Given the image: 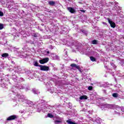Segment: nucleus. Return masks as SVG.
I'll use <instances>...</instances> for the list:
<instances>
[{
	"mask_svg": "<svg viewBox=\"0 0 124 124\" xmlns=\"http://www.w3.org/2000/svg\"><path fill=\"white\" fill-rule=\"evenodd\" d=\"M67 9L70 13H75V9L72 7H68Z\"/></svg>",
	"mask_w": 124,
	"mask_h": 124,
	"instance_id": "obj_12",
	"label": "nucleus"
},
{
	"mask_svg": "<svg viewBox=\"0 0 124 124\" xmlns=\"http://www.w3.org/2000/svg\"><path fill=\"white\" fill-rule=\"evenodd\" d=\"M25 73H27V72H25Z\"/></svg>",
	"mask_w": 124,
	"mask_h": 124,
	"instance_id": "obj_50",
	"label": "nucleus"
},
{
	"mask_svg": "<svg viewBox=\"0 0 124 124\" xmlns=\"http://www.w3.org/2000/svg\"><path fill=\"white\" fill-rule=\"evenodd\" d=\"M18 81H20V82H22V81H24V78H19V79L18 80Z\"/></svg>",
	"mask_w": 124,
	"mask_h": 124,
	"instance_id": "obj_32",
	"label": "nucleus"
},
{
	"mask_svg": "<svg viewBox=\"0 0 124 124\" xmlns=\"http://www.w3.org/2000/svg\"><path fill=\"white\" fill-rule=\"evenodd\" d=\"M17 118H18V116L17 115H11L7 118V121H12V120H15V119H17Z\"/></svg>",
	"mask_w": 124,
	"mask_h": 124,
	"instance_id": "obj_9",
	"label": "nucleus"
},
{
	"mask_svg": "<svg viewBox=\"0 0 124 124\" xmlns=\"http://www.w3.org/2000/svg\"><path fill=\"white\" fill-rule=\"evenodd\" d=\"M3 29V24H0V30H2Z\"/></svg>",
	"mask_w": 124,
	"mask_h": 124,
	"instance_id": "obj_31",
	"label": "nucleus"
},
{
	"mask_svg": "<svg viewBox=\"0 0 124 124\" xmlns=\"http://www.w3.org/2000/svg\"><path fill=\"white\" fill-rule=\"evenodd\" d=\"M47 117L48 118H50L51 119H53V118H54V115H53V114H52L51 113H48Z\"/></svg>",
	"mask_w": 124,
	"mask_h": 124,
	"instance_id": "obj_22",
	"label": "nucleus"
},
{
	"mask_svg": "<svg viewBox=\"0 0 124 124\" xmlns=\"http://www.w3.org/2000/svg\"><path fill=\"white\" fill-rule=\"evenodd\" d=\"M27 112V111L26 108H25V109H21L19 111V112L20 113V114H26Z\"/></svg>",
	"mask_w": 124,
	"mask_h": 124,
	"instance_id": "obj_15",
	"label": "nucleus"
},
{
	"mask_svg": "<svg viewBox=\"0 0 124 124\" xmlns=\"http://www.w3.org/2000/svg\"><path fill=\"white\" fill-rule=\"evenodd\" d=\"M17 90H24L25 89V85L24 84H17L16 86H13L11 90L10 91V93L12 95H16V99L17 98H20L21 99L22 101L24 102V103H26V104H28L30 107L33 106L34 105L33 103L25 98L24 95H20V94L17 93Z\"/></svg>",
	"mask_w": 124,
	"mask_h": 124,
	"instance_id": "obj_1",
	"label": "nucleus"
},
{
	"mask_svg": "<svg viewBox=\"0 0 124 124\" xmlns=\"http://www.w3.org/2000/svg\"><path fill=\"white\" fill-rule=\"evenodd\" d=\"M112 13L114 14V15L115 16H117V14L116 13H117V14H118V9H115V10H114V9H112Z\"/></svg>",
	"mask_w": 124,
	"mask_h": 124,
	"instance_id": "obj_16",
	"label": "nucleus"
},
{
	"mask_svg": "<svg viewBox=\"0 0 124 124\" xmlns=\"http://www.w3.org/2000/svg\"><path fill=\"white\" fill-rule=\"evenodd\" d=\"M32 93H33L34 94H38V93H40L39 91L36 90V89H32Z\"/></svg>",
	"mask_w": 124,
	"mask_h": 124,
	"instance_id": "obj_13",
	"label": "nucleus"
},
{
	"mask_svg": "<svg viewBox=\"0 0 124 124\" xmlns=\"http://www.w3.org/2000/svg\"><path fill=\"white\" fill-rule=\"evenodd\" d=\"M80 100H83V99H88V97L86 95H82L79 97Z\"/></svg>",
	"mask_w": 124,
	"mask_h": 124,
	"instance_id": "obj_14",
	"label": "nucleus"
},
{
	"mask_svg": "<svg viewBox=\"0 0 124 124\" xmlns=\"http://www.w3.org/2000/svg\"><path fill=\"white\" fill-rule=\"evenodd\" d=\"M60 59V57L56 55H53V60H59Z\"/></svg>",
	"mask_w": 124,
	"mask_h": 124,
	"instance_id": "obj_21",
	"label": "nucleus"
},
{
	"mask_svg": "<svg viewBox=\"0 0 124 124\" xmlns=\"http://www.w3.org/2000/svg\"><path fill=\"white\" fill-rule=\"evenodd\" d=\"M81 12H85V10H82Z\"/></svg>",
	"mask_w": 124,
	"mask_h": 124,
	"instance_id": "obj_46",
	"label": "nucleus"
},
{
	"mask_svg": "<svg viewBox=\"0 0 124 124\" xmlns=\"http://www.w3.org/2000/svg\"><path fill=\"white\" fill-rule=\"evenodd\" d=\"M71 66H72V67H75L76 68H77V69H79V66H77V65L75 63L71 64Z\"/></svg>",
	"mask_w": 124,
	"mask_h": 124,
	"instance_id": "obj_18",
	"label": "nucleus"
},
{
	"mask_svg": "<svg viewBox=\"0 0 124 124\" xmlns=\"http://www.w3.org/2000/svg\"><path fill=\"white\" fill-rule=\"evenodd\" d=\"M11 62H12V63H14V64L15 63V62H14V61H11Z\"/></svg>",
	"mask_w": 124,
	"mask_h": 124,
	"instance_id": "obj_41",
	"label": "nucleus"
},
{
	"mask_svg": "<svg viewBox=\"0 0 124 124\" xmlns=\"http://www.w3.org/2000/svg\"><path fill=\"white\" fill-rule=\"evenodd\" d=\"M49 62V58H44L42 60H39V62L41 64H44V63H46V62Z\"/></svg>",
	"mask_w": 124,
	"mask_h": 124,
	"instance_id": "obj_7",
	"label": "nucleus"
},
{
	"mask_svg": "<svg viewBox=\"0 0 124 124\" xmlns=\"http://www.w3.org/2000/svg\"><path fill=\"white\" fill-rule=\"evenodd\" d=\"M12 79L13 80V81H14L15 82H18V78L16 76V74H15V73H12Z\"/></svg>",
	"mask_w": 124,
	"mask_h": 124,
	"instance_id": "obj_10",
	"label": "nucleus"
},
{
	"mask_svg": "<svg viewBox=\"0 0 124 124\" xmlns=\"http://www.w3.org/2000/svg\"><path fill=\"white\" fill-rule=\"evenodd\" d=\"M108 22L110 25V27L113 29L116 27V24L113 21H111L110 19H108Z\"/></svg>",
	"mask_w": 124,
	"mask_h": 124,
	"instance_id": "obj_11",
	"label": "nucleus"
},
{
	"mask_svg": "<svg viewBox=\"0 0 124 124\" xmlns=\"http://www.w3.org/2000/svg\"><path fill=\"white\" fill-rule=\"evenodd\" d=\"M25 91H29L30 90V87H26V86L25 85Z\"/></svg>",
	"mask_w": 124,
	"mask_h": 124,
	"instance_id": "obj_30",
	"label": "nucleus"
},
{
	"mask_svg": "<svg viewBox=\"0 0 124 124\" xmlns=\"http://www.w3.org/2000/svg\"><path fill=\"white\" fill-rule=\"evenodd\" d=\"M123 66H124V64H123Z\"/></svg>",
	"mask_w": 124,
	"mask_h": 124,
	"instance_id": "obj_48",
	"label": "nucleus"
},
{
	"mask_svg": "<svg viewBox=\"0 0 124 124\" xmlns=\"http://www.w3.org/2000/svg\"><path fill=\"white\" fill-rule=\"evenodd\" d=\"M118 6H114L113 7L112 9H114V10L115 9H118Z\"/></svg>",
	"mask_w": 124,
	"mask_h": 124,
	"instance_id": "obj_34",
	"label": "nucleus"
},
{
	"mask_svg": "<svg viewBox=\"0 0 124 124\" xmlns=\"http://www.w3.org/2000/svg\"><path fill=\"white\" fill-rule=\"evenodd\" d=\"M13 70L14 71V73H15V74H16V73H17V74H23V73H25L24 72L25 71L23 70L20 66H15L14 67Z\"/></svg>",
	"mask_w": 124,
	"mask_h": 124,
	"instance_id": "obj_5",
	"label": "nucleus"
},
{
	"mask_svg": "<svg viewBox=\"0 0 124 124\" xmlns=\"http://www.w3.org/2000/svg\"><path fill=\"white\" fill-rule=\"evenodd\" d=\"M55 110H56V107L46 105L38 108L37 111L39 113H40L41 111L44 112H49V113H53V112L55 111Z\"/></svg>",
	"mask_w": 124,
	"mask_h": 124,
	"instance_id": "obj_2",
	"label": "nucleus"
},
{
	"mask_svg": "<svg viewBox=\"0 0 124 124\" xmlns=\"http://www.w3.org/2000/svg\"><path fill=\"white\" fill-rule=\"evenodd\" d=\"M79 71L81 72V69H80V68H79V69H78Z\"/></svg>",
	"mask_w": 124,
	"mask_h": 124,
	"instance_id": "obj_45",
	"label": "nucleus"
},
{
	"mask_svg": "<svg viewBox=\"0 0 124 124\" xmlns=\"http://www.w3.org/2000/svg\"><path fill=\"white\" fill-rule=\"evenodd\" d=\"M39 66L40 70H42V71H48V70H50L49 66L43 65H39Z\"/></svg>",
	"mask_w": 124,
	"mask_h": 124,
	"instance_id": "obj_6",
	"label": "nucleus"
},
{
	"mask_svg": "<svg viewBox=\"0 0 124 124\" xmlns=\"http://www.w3.org/2000/svg\"><path fill=\"white\" fill-rule=\"evenodd\" d=\"M3 16V12H2V11L0 10V17H2Z\"/></svg>",
	"mask_w": 124,
	"mask_h": 124,
	"instance_id": "obj_29",
	"label": "nucleus"
},
{
	"mask_svg": "<svg viewBox=\"0 0 124 124\" xmlns=\"http://www.w3.org/2000/svg\"><path fill=\"white\" fill-rule=\"evenodd\" d=\"M103 92L104 93H106V90H103Z\"/></svg>",
	"mask_w": 124,
	"mask_h": 124,
	"instance_id": "obj_39",
	"label": "nucleus"
},
{
	"mask_svg": "<svg viewBox=\"0 0 124 124\" xmlns=\"http://www.w3.org/2000/svg\"><path fill=\"white\" fill-rule=\"evenodd\" d=\"M92 44L94 45L97 44V41H96V40H94L92 41Z\"/></svg>",
	"mask_w": 124,
	"mask_h": 124,
	"instance_id": "obj_27",
	"label": "nucleus"
},
{
	"mask_svg": "<svg viewBox=\"0 0 124 124\" xmlns=\"http://www.w3.org/2000/svg\"><path fill=\"white\" fill-rule=\"evenodd\" d=\"M90 60L91 61H92V62H95V58L93 57V56H91L90 57Z\"/></svg>",
	"mask_w": 124,
	"mask_h": 124,
	"instance_id": "obj_25",
	"label": "nucleus"
},
{
	"mask_svg": "<svg viewBox=\"0 0 124 124\" xmlns=\"http://www.w3.org/2000/svg\"><path fill=\"white\" fill-rule=\"evenodd\" d=\"M33 36H34V37H37V35L36 34H34Z\"/></svg>",
	"mask_w": 124,
	"mask_h": 124,
	"instance_id": "obj_37",
	"label": "nucleus"
},
{
	"mask_svg": "<svg viewBox=\"0 0 124 124\" xmlns=\"http://www.w3.org/2000/svg\"><path fill=\"white\" fill-rule=\"evenodd\" d=\"M33 64H34V66H39V65H38V62H37V61H34L33 62Z\"/></svg>",
	"mask_w": 124,
	"mask_h": 124,
	"instance_id": "obj_23",
	"label": "nucleus"
},
{
	"mask_svg": "<svg viewBox=\"0 0 124 124\" xmlns=\"http://www.w3.org/2000/svg\"><path fill=\"white\" fill-rule=\"evenodd\" d=\"M88 90L89 91H92V90H93V87L92 86L88 87Z\"/></svg>",
	"mask_w": 124,
	"mask_h": 124,
	"instance_id": "obj_33",
	"label": "nucleus"
},
{
	"mask_svg": "<svg viewBox=\"0 0 124 124\" xmlns=\"http://www.w3.org/2000/svg\"><path fill=\"white\" fill-rule=\"evenodd\" d=\"M47 54H50V52H49L48 51L46 52Z\"/></svg>",
	"mask_w": 124,
	"mask_h": 124,
	"instance_id": "obj_43",
	"label": "nucleus"
},
{
	"mask_svg": "<svg viewBox=\"0 0 124 124\" xmlns=\"http://www.w3.org/2000/svg\"><path fill=\"white\" fill-rule=\"evenodd\" d=\"M69 42L67 43V45H68V46H72L73 45V44H68Z\"/></svg>",
	"mask_w": 124,
	"mask_h": 124,
	"instance_id": "obj_35",
	"label": "nucleus"
},
{
	"mask_svg": "<svg viewBox=\"0 0 124 124\" xmlns=\"http://www.w3.org/2000/svg\"><path fill=\"white\" fill-rule=\"evenodd\" d=\"M48 91L51 93H53V92L52 91V90H51V89H48Z\"/></svg>",
	"mask_w": 124,
	"mask_h": 124,
	"instance_id": "obj_38",
	"label": "nucleus"
},
{
	"mask_svg": "<svg viewBox=\"0 0 124 124\" xmlns=\"http://www.w3.org/2000/svg\"><path fill=\"white\" fill-rule=\"evenodd\" d=\"M112 96L113 97H118V96H119V94L118 93H113L112 94Z\"/></svg>",
	"mask_w": 124,
	"mask_h": 124,
	"instance_id": "obj_24",
	"label": "nucleus"
},
{
	"mask_svg": "<svg viewBox=\"0 0 124 124\" xmlns=\"http://www.w3.org/2000/svg\"><path fill=\"white\" fill-rule=\"evenodd\" d=\"M6 7L8 8H13L14 9H17L19 6L17 4L14 3V1L13 0H6Z\"/></svg>",
	"mask_w": 124,
	"mask_h": 124,
	"instance_id": "obj_4",
	"label": "nucleus"
},
{
	"mask_svg": "<svg viewBox=\"0 0 124 124\" xmlns=\"http://www.w3.org/2000/svg\"><path fill=\"white\" fill-rule=\"evenodd\" d=\"M13 99L14 100V101H17V99Z\"/></svg>",
	"mask_w": 124,
	"mask_h": 124,
	"instance_id": "obj_42",
	"label": "nucleus"
},
{
	"mask_svg": "<svg viewBox=\"0 0 124 124\" xmlns=\"http://www.w3.org/2000/svg\"><path fill=\"white\" fill-rule=\"evenodd\" d=\"M107 85H108L107 84H108V83H106Z\"/></svg>",
	"mask_w": 124,
	"mask_h": 124,
	"instance_id": "obj_51",
	"label": "nucleus"
},
{
	"mask_svg": "<svg viewBox=\"0 0 124 124\" xmlns=\"http://www.w3.org/2000/svg\"><path fill=\"white\" fill-rule=\"evenodd\" d=\"M102 108H103V107H101L102 110H103V109H102Z\"/></svg>",
	"mask_w": 124,
	"mask_h": 124,
	"instance_id": "obj_47",
	"label": "nucleus"
},
{
	"mask_svg": "<svg viewBox=\"0 0 124 124\" xmlns=\"http://www.w3.org/2000/svg\"><path fill=\"white\" fill-rule=\"evenodd\" d=\"M64 54V56H67V49H65L63 52Z\"/></svg>",
	"mask_w": 124,
	"mask_h": 124,
	"instance_id": "obj_28",
	"label": "nucleus"
},
{
	"mask_svg": "<svg viewBox=\"0 0 124 124\" xmlns=\"http://www.w3.org/2000/svg\"><path fill=\"white\" fill-rule=\"evenodd\" d=\"M69 105L70 106V107L72 106V105H71V103H69Z\"/></svg>",
	"mask_w": 124,
	"mask_h": 124,
	"instance_id": "obj_40",
	"label": "nucleus"
},
{
	"mask_svg": "<svg viewBox=\"0 0 124 124\" xmlns=\"http://www.w3.org/2000/svg\"><path fill=\"white\" fill-rule=\"evenodd\" d=\"M2 58H6L7 57H9V54L8 53H3L1 55Z\"/></svg>",
	"mask_w": 124,
	"mask_h": 124,
	"instance_id": "obj_17",
	"label": "nucleus"
},
{
	"mask_svg": "<svg viewBox=\"0 0 124 124\" xmlns=\"http://www.w3.org/2000/svg\"><path fill=\"white\" fill-rule=\"evenodd\" d=\"M102 24H103L105 26H107V23L106 22H102Z\"/></svg>",
	"mask_w": 124,
	"mask_h": 124,
	"instance_id": "obj_36",
	"label": "nucleus"
},
{
	"mask_svg": "<svg viewBox=\"0 0 124 124\" xmlns=\"http://www.w3.org/2000/svg\"><path fill=\"white\" fill-rule=\"evenodd\" d=\"M109 3H110L111 4H114V2H110Z\"/></svg>",
	"mask_w": 124,
	"mask_h": 124,
	"instance_id": "obj_44",
	"label": "nucleus"
},
{
	"mask_svg": "<svg viewBox=\"0 0 124 124\" xmlns=\"http://www.w3.org/2000/svg\"><path fill=\"white\" fill-rule=\"evenodd\" d=\"M0 77L1 78L0 80V85L2 88H5L8 85V84L10 83L8 78V75L4 76L2 72H0Z\"/></svg>",
	"mask_w": 124,
	"mask_h": 124,
	"instance_id": "obj_3",
	"label": "nucleus"
},
{
	"mask_svg": "<svg viewBox=\"0 0 124 124\" xmlns=\"http://www.w3.org/2000/svg\"><path fill=\"white\" fill-rule=\"evenodd\" d=\"M98 3H100L101 4H104L105 3V0H97Z\"/></svg>",
	"mask_w": 124,
	"mask_h": 124,
	"instance_id": "obj_19",
	"label": "nucleus"
},
{
	"mask_svg": "<svg viewBox=\"0 0 124 124\" xmlns=\"http://www.w3.org/2000/svg\"><path fill=\"white\" fill-rule=\"evenodd\" d=\"M48 4H49V5H55V4H56V2L54 1H49L48 2Z\"/></svg>",
	"mask_w": 124,
	"mask_h": 124,
	"instance_id": "obj_20",
	"label": "nucleus"
},
{
	"mask_svg": "<svg viewBox=\"0 0 124 124\" xmlns=\"http://www.w3.org/2000/svg\"><path fill=\"white\" fill-rule=\"evenodd\" d=\"M62 122H63V118H60L54 121L55 124H62Z\"/></svg>",
	"mask_w": 124,
	"mask_h": 124,
	"instance_id": "obj_8",
	"label": "nucleus"
},
{
	"mask_svg": "<svg viewBox=\"0 0 124 124\" xmlns=\"http://www.w3.org/2000/svg\"><path fill=\"white\" fill-rule=\"evenodd\" d=\"M99 87H102V85H100Z\"/></svg>",
	"mask_w": 124,
	"mask_h": 124,
	"instance_id": "obj_49",
	"label": "nucleus"
},
{
	"mask_svg": "<svg viewBox=\"0 0 124 124\" xmlns=\"http://www.w3.org/2000/svg\"><path fill=\"white\" fill-rule=\"evenodd\" d=\"M0 2L2 5H4L5 4V1H4V0H0Z\"/></svg>",
	"mask_w": 124,
	"mask_h": 124,
	"instance_id": "obj_26",
	"label": "nucleus"
}]
</instances>
